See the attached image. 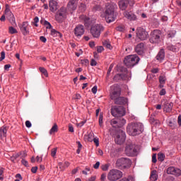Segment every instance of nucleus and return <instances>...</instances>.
Masks as SVG:
<instances>
[{"label": "nucleus", "mask_w": 181, "mask_h": 181, "mask_svg": "<svg viewBox=\"0 0 181 181\" xmlns=\"http://www.w3.org/2000/svg\"><path fill=\"white\" fill-rule=\"evenodd\" d=\"M124 16L129 21H136V16L132 11H124Z\"/></svg>", "instance_id": "17"}, {"label": "nucleus", "mask_w": 181, "mask_h": 181, "mask_svg": "<svg viewBox=\"0 0 181 181\" xmlns=\"http://www.w3.org/2000/svg\"><path fill=\"white\" fill-rule=\"evenodd\" d=\"M145 49V47L144 43H139L136 45L135 50L139 54H144V50Z\"/></svg>", "instance_id": "24"}, {"label": "nucleus", "mask_w": 181, "mask_h": 181, "mask_svg": "<svg viewBox=\"0 0 181 181\" xmlns=\"http://www.w3.org/2000/svg\"><path fill=\"white\" fill-rule=\"evenodd\" d=\"M129 1L128 0H121L119 1V8L121 11H125L128 8Z\"/></svg>", "instance_id": "19"}, {"label": "nucleus", "mask_w": 181, "mask_h": 181, "mask_svg": "<svg viewBox=\"0 0 181 181\" xmlns=\"http://www.w3.org/2000/svg\"><path fill=\"white\" fill-rule=\"evenodd\" d=\"M18 26L21 33H23L24 36L29 35V23H28V21H25L21 24H19Z\"/></svg>", "instance_id": "13"}, {"label": "nucleus", "mask_w": 181, "mask_h": 181, "mask_svg": "<svg viewBox=\"0 0 181 181\" xmlns=\"http://www.w3.org/2000/svg\"><path fill=\"white\" fill-rule=\"evenodd\" d=\"M114 88V90L110 95V98L112 100H117V98H119V95H121V89L119 88V86L118 85H115L112 86Z\"/></svg>", "instance_id": "14"}, {"label": "nucleus", "mask_w": 181, "mask_h": 181, "mask_svg": "<svg viewBox=\"0 0 181 181\" xmlns=\"http://www.w3.org/2000/svg\"><path fill=\"white\" fill-rule=\"evenodd\" d=\"M90 66H97V62L94 59H91Z\"/></svg>", "instance_id": "62"}, {"label": "nucleus", "mask_w": 181, "mask_h": 181, "mask_svg": "<svg viewBox=\"0 0 181 181\" xmlns=\"http://www.w3.org/2000/svg\"><path fill=\"white\" fill-rule=\"evenodd\" d=\"M111 114L113 117H124L125 109L122 106L115 107L111 109Z\"/></svg>", "instance_id": "7"}, {"label": "nucleus", "mask_w": 181, "mask_h": 181, "mask_svg": "<svg viewBox=\"0 0 181 181\" xmlns=\"http://www.w3.org/2000/svg\"><path fill=\"white\" fill-rule=\"evenodd\" d=\"M125 124H127V121L125 120V119H121L119 121V125H120V127L125 125Z\"/></svg>", "instance_id": "44"}, {"label": "nucleus", "mask_w": 181, "mask_h": 181, "mask_svg": "<svg viewBox=\"0 0 181 181\" xmlns=\"http://www.w3.org/2000/svg\"><path fill=\"white\" fill-rule=\"evenodd\" d=\"M178 124L181 127V115L178 116Z\"/></svg>", "instance_id": "64"}, {"label": "nucleus", "mask_w": 181, "mask_h": 181, "mask_svg": "<svg viewBox=\"0 0 181 181\" xmlns=\"http://www.w3.org/2000/svg\"><path fill=\"white\" fill-rule=\"evenodd\" d=\"M81 19L83 20L86 26H90V18L86 16H81Z\"/></svg>", "instance_id": "31"}, {"label": "nucleus", "mask_w": 181, "mask_h": 181, "mask_svg": "<svg viewBox=\"0 0 181 181\" xmlns=\"http://www.w3.org/2000/svg\"><path fill=\"white\" fill-rule=\"evenodd\" d=\"M168 175H173L174 176H180V169L175 168V167H170L167 169Z\"/></svg>", "instance_id": "16"}, {"label": "nucleus", "mask_w": 181, "mask_h": 181, "mask_svg": "<svg viewBox=\"0 0 181 181\" xmlns=\"http://www.w3.org/2000/svg\"><path fill=\"white\" fill-rule=\"evenodd\" d=\"M132 165V161L128 158H121L117 159L116 161L117 168H121L122 169H126V168H129Z\"/></svg>", "instance_id": "6"}, {"label": "nucleus", "mask_w": 181, "mask_h": 181, "mask_svg": "<svg viewBox=\"0 0 181 181\" xmlns=\"http://www.w3.org/2000/svg\"><path fill=\"white\" fill-rule=\"evenodd\" d=\"M159 83H160V84H165V83H166V76H159Z\"/></svg>", "instance_id": "37"}, {"label": "nucleus", "mask_w": 181, "mask_h": 181, "mask_svg": "<svg viewBox=\"0 0 181 181\" xmlns=\"http://www.w3.org/2000/svg\"><path fill=\"white\" fill-rule=\"evenodd\" d=\"M159 71V69L158 68H153V69H151V73H153V74H156V73H158Z\"/></svg>", "instance_id": "58"}, {"label": "nucleus", "mask_w": 181, "mask_h": 181, "mask_svg": "<svg viewBox=\"0 0 181 181\" xmlns=\"http://www.w3.org/2000/svg\"><path fill=\"white\" fill-rule=\"evenodd\" d=\"M93 168L94 169H98L100 168V162H96V163L93 165Z\"/></svg>", "instance_id": "60"}, {"label": "nucleus", "mask_w": 181, "mask_h": 181, "mask_svg": "<svg viewBox=\"0 0 181 181\" xmlns=\"http://www.w3.org/2000/svg\"><path fill=\"white\" fill-rule=\"evenodd\" d=\"M117 9V4H107L106 5V9L105 11V18L106 22L107 23H111V22H114L115 21L117 16L114 13Z\"/></svg>", "instance_id": "1"}, {"label": "nucleus", "mask_w": 181, "mask_h": 181, "mask_svg": "<svg viewBox=\"0 0 181 181\" xmlns=\"http://www.w3.org/2000/svg\"><path fill=\"white\" fill-rule=\"evenodd\" d=\"M160 35H162L160 30H154L151 34V43H159V42H160Z\"/></svg>", "instance_id": "8"}, {"label": "nucleus", "mask_w": 181, "mask_h": 181, "mask_svg": "<svg viewBox=\"0 0 181 181\" xmlns=\"http://www.w3.org/2000/svg\"><path fill=\"white\" fill-rule=\"evenodd\" d=\"M151 181H156L158 180V173L156 170H153L150 175Z\"/></svg>", "instance_id": "28"}, {"label": "nucleus", "mask_w": 181, "mask_h": 181, "mask_svg": "<svg viewBox=\"0 0 181 181\" xmlns=\"http://www.w3.org/2000/svg\"><path fill=\"white\" fill-rule=\"evenodd\" d=\"M168 50H170L171 52H177L179 50V48L176 47V46L170 45L167 47Z\"/></svg>", "instance_id": "35"}, {"label": "nucleus", "mask_w": 181, "mask_h": 181, "mask_svg": "<svg viewBox=\"0 0 181 181\" xmlns=\"http://www.w3.org/2000/svg\"><path fill=\"white\" fill-rule=\"evenodd\" d=\"M156 59L159 63H162L165 60V49H161L156 55Z\"/></svg>", "instance_id": "18"}, {"label": "nucleus", "mask_w": 181, "mask_h": 181, "mask_svg": "<svg viewBox=\"0 0 181 181\" xmlns=\"http://www.w3.org/2000/svg\"><path fill=\"white\" fill-rule=\"evenodd\" d=\"M40 40L41 41V42H42L43 43H46V42H47V39L45 37V36H41L40 37Z\"/></svg>", "instance_id": "59"}, {"label": "nucleus", "mask_w": 181, "mask_h": 181, "mask_svg": "<svg viewBox=\"0 0 181 181\" xmlns=\"http://www.w3.org/2000/svg\"><path fill=\"white\" fill-rule=\"evenodd\" d=\"M57 131H58L57 124H54V126L49 130V134L52 135V134H54V132H57Z\"/></svg>", "instance_id": "34"}, {"label": "nucleus", "mask_w": 181, "mask_h": 181, "mask_svg": "<svg viewBox=\"0 0 181 181\" xmlns=\"http://www.w3.org/2000/svg\"><path fill=\"white\" fill-rule=\"evenodd\" d=\"M5 15L10 23L13 25V23H15V16H13V13H12V11H11V9H9L8 7H6L5 9Z\"/></svg>", "instance_id": "15"}, {"label": "nucleus", "mask_w": 181, "mask_h": 181, "mask_svg": "<svg viewBox=\"0 0 181 181\" xmlns=\"http://www.w3.org/2000/svg\"><path fill=\"white\" fill-rule=\"evenodd\" d=\"M79 9L81 11V12H84V11H86V4L81 3L79 6Z\"/></svg>", "instance_id": "47"}, {"label": "nucleus", "mask_w": 181, "mask_h": 181, "mask_svg": "<svg viewBox=\"0 0 181 181\" xmlns=\"http://www.w3.org/2000/svg\"><path fill=\"white\" fill-rule=\"evenodd\" d=\"M122 173L119 170L112 169L107 173V180L110 181H117L119 180L122 177Z\"/></svg>", "instance_id": "5"}, {"label": "nucleus", "mask_w": 181, "mask_h": 181, "mask_svg": "<svg viewBox=\"0 0 181 181\" xmlns=\"http://www.w3.org/2000/svg\"><path fill=\"white\" fill-rule=\"evenodd\" d=\"M51 35L53 36V37H62V33L54 29L51 30Z\"/></svg>", "instance_id": "30"}, {"label": "nucleus", "mask_w": 181, "mask_h": 181, "mask_svg": "<svg viewBox=\"0 0 181 181\" xmlns=\"http://www.w3.org/2000/svg\"><path fill=\"white\" fill-rule=\"evenodd\" d=\"M103 43V46H105V47H107V49H112V47H111V44H110L108 41H104Z\"/></svg>", "instance_id": "41"}, {"label": "nucleus", "mask_w": 181, "mask_h": 181, "mask_svg": "<svg viewBox=\"0 0 181 181\" xmlns=\"http://www.w3.org/2000/svg\"><path fill=\"white\" fill-rule=\"evenodd\" d=\"M0 132L1 134H2L3 135H6V127H1L0 129Z\"/></svg>", "instance_id": "45"}, {"label": "nucleus", "mask_w": 181, "mask_h": 181, "mask_svg": "<svg viewBox=\"0 0 181 181\" xmlns=\"http://www.w3.org/2000/svg\"><path fill=\"white\" fill-rule=\"evenodd\" d=\"M129 135L135 136L144 132V124L142 123H131L127 127Z\"/></svg>", "instance_id": "2"}, {"label": "nucleus", "mask_w": 181, "mask_h": 181, "mask_svg": "<svg viewBox=\"0 0 181 181\" xmlns=\"http://www.w3.org/2000/svg\"><path fill=\"white\" fill-rule=\"evenodd\" d=\"M158 160H160V162H163V160H165V154L162 153H158Z\"/></svg>", "instance_id": "38"}, {"label": "nucleus", "mask_w": 181, "mask_h": 181, "mask_svg": "<svg viewBox=\"0 0 181 181\" xmlns=\"http://www.w3.org/2000/svg\"><path fill=\"white\" fill-rule=\"evenodd\" d=\"M103 115H100L99 116V125L100 128H103L104 127V122L103 121Z\"/></svg>", "instance_id": "39"}, {"label": "nucleus", "mask_w": 181, "mask_h": 181, "mask_svg": "<svg viewBox=\"0 0 181 181\" xmlns=\"http://www.w3.org/2000/svg\"><path fill=\"white\" fill-rule=\"evenodd\" d=\"M106 179H107V174L103 173V174L100 175V180H101V181H105Z\"/></svg>", "instance_id": "52"}, {"label": "nucleus", "mask_w": 181, "mask_h": 181, "mask_svg": "<svg viewBox=\"0 0 181 181\" xmlns=\"http://www.w3.org/2000/svg\"><path fill=\"white\" fill-rule=\"evenodd\" d=\"M93 141L94 144H95L96 146H100V140L98 139V138H97V137L93 138Z\"/></svg>", "instance_id": "49"}, {"label": "nucleus", "mask_w": 181, "mask_h": 181, "mask_svg": "<svg viewBox=\"0 0 181 181\" xmlns=\"http://www.w3.org/2000/svg\"><path fill=\"white\" fill-rule=\"evenodd\" d=\"M97 52L98 53H103L104 52V47L103 46L98 47Z\"/></svg>", "instance_id": "53"}, {"label": "nucleus", "mask_w": 181, "mask_h": 181, "mask_svg": "<svg viewBox=\"0 0 181 181\" xmlns=\"http://www.w3.org/2000/svg\"><path fill=\"white\" fill-rule=\"evenodd\" d=\"M157 160H156V154H153L152 156V163H156Z\"/></svg>", "instance_id": "57"}, {"label": "nucleus", "mask_w": 181, "mask_h": 181, "mask_svg": "<svg viewBox=\"0 0 181 181\" xmlns=\"http://www.w3.org/2000/svg\"><path fill=\"white\" fill-rule=\"evenodd\" d=\"M172 108H173V103H167L165 104L164 110H165L166 112H170Z\"/></svg>", "instance_id": "26"}, {"label": "nucleus", "mask_w": 181, "mask_h": 181, "mask_svg": "<svg viewBox=\"0 0 181 181\" xmlns=\"http://www.w3.org/2000/svg\"><path fill=\"white\" fill-rule=\"evenodd\" d=\"M37 23H39V17H35L34 18V22H33V24L35 25V26L36 28H37V26H39V25H37Z\"/></svg>", "instance_id": "50"}, {"label": "nucleus", "mask_w": 181, "mask_h": 181, "mask_svg": "<svg viewBox=\"0 0 181 181\" xmlns=\"http://www.w3.org/2000/svg\"><path fill=\"white\" fill-rule=\"evenodd\" d=\"M175 35H176V31L175 30L170 31L168 33V37H174Z\"/></svg>", "instance_id": "51"}, {"label": "nucleus", "mask_w": 181, "mask_h": 181, "mask_svg": "<svg viewBox=\"0 0 181 181\" xmlns=\"http://www.w3.org/2000/svg\"><path fill=\"white\" fill-rule=\"evenodd\" d=\"M8 32L11 35H15V33H18V30H16L13 27H9Z\"/></svg>", "instance_id": "40"}, {"label": "nucleus", "mask_w": 181, "mask_h": 181, "mask_svg": "<svg viewBox=\"0 0 181 181\" xmlns=\"http://www.w3.org/2000/svg\"><path fill=\"white\" fill-rule=\"evenodd\" d=\"M104 26L101 24H95L90 27V34L92 35L93 37L98 39L101 35V32H104Z\"/></svg>", "instance_id": "4"}, {"label": "nucleus", "mask_w": 181, "mask_h": 181, "mask_svg": "<svg viewBox=\"0 0 181 181\" xmlns=\"http://www.w3.org/2000/svg\"><path fill=\"white\" fill-rule=\"evenodd\" d=\"M39 70L40 73H42L44 76H45L46 77H49V74L47 73V70H46V69L43 67H40Z\"/></svg>", "instance_id": "36"}, {"label": "nucleus", "mask_w": 181, "mask_h": 181, "mask_svg": "<svg viewBox=\"0 0 181 181\" xmlns=\"http://www.w3.org/2000/svg\"><path fill=\"white\" fill-rule=\"evenodd\" d=\"M136 36L140 39V40H146L148 37V34L145 29L139 27L137 28Z\"/></svg>", "instance_id": "10"}, {"label": "nucleus", "mask_w": 181, "mask_h": 181, "mask_svg": "<svg viewBox=\"0 0 181 181\" xmlns=\"http://www.w3.org/2000/svg\"><path fill=\"white\" fill-rule=\"evenodd\" d=\"M129 80V77H128V75L127 74H117L115 77L114 80L115 81L118 80Z\"/></svg>", "instance_id": "22"}, {"label": "nucleus", "mask_w": 181, "mask_h": 181, "mask_svg": "<svg viewBox=\"0 0 181 181\" xmlns=\"http://www.w3.org/2000/svg\"><path fill=\"white\" fill-rule=\"evenodd\" d=\"M94 134L90 133L88 135L85 136V139H87L88 142H93V140L94 139Z\"/></svg>", "instance_id": "32"}, {"label": "nucleus", "mask_w": 181, "mask_h": 181, "mask_svg": "<svg viewBox=\"0 0 181 181\" xmlns=\"http://www.w3.org/2000/svg\"><path fill=\"white\" fill-rule=\"evenodd\" d=\"M84 25L78 24L76 25L74 30V33L76 37H81L84 35Z\"/></svg>", "instance_id": "12"}, {"label": "nucleus", "mask_w": 181, "mask_h": 181, "mask_svg": "<svg viewBox=\"0 0 181 181\" xmlns=\"http://www.w3.org/2000/svg\"><path fill=\"white\" fill-rule=\"evenodd\" d=\"M139 57L136 55H129L125 57L124 63L127 67H134L139 63Z\"/></svg>", "instance_id": "3"}, {"label": "nucleus", "mask_w": 181, "mask_h": 181, "mask_svg": "<svg viewBox=\"0 0 181 181\" xmlns=\"http://www.w3.org/2000/svg\"><path fill=\"white\" fill-rule=\"evenodd\" d=\"M126 138L127 136L125 135V132L119 130V133L116 135L115 141L117 145H122V144L125 142Z\"/></svg>", "instance_id": "9"}, {"label": "nucleus", "mask_w": 181, "mask_h": 181, "mask_svg": "<svg viewBox=\"0 0 181 181\" xmlns=\"http://www.w3.org/2000/svg\"><path fill=\"white\" fill-rule=\"evenodd\" d=\"M110 124L113 128H121V125H119V121L117 120V119H113L110 121Z\"/></svg>", "instance_id": "27"}, {"label": "nucleus", "mask_w": 181, "mask_h": 181, "mask_svg": "<svg viewBox=\"0 0 181 181\" xmlns=\"http://www.w3.org/2000/svg\"><path fill=\"white\" fill-rule=\"evenodd\" d=\"M21 163L22 165H24V166H28V160H25V159H23L21 160Z\"/></svg>", "instance_id": "56"}, {"label": "nucleus", "mask_w": 181, "mask_h": 181, "mask_svg": "<svg viewBox=\"0 0 181 181\" xmlns=\"http://www.w3.org/2000/svg\"><path fill=\"white\" fill-rule=\"evenodd\" d=\"M44 25L45 26H46L47 29H51L52 28V25L50 24V23H49L48 21H45L44 22Z\"/></svg>", "instance_id": "48"}, {"label": "nucleus", "mask_w": 181, "mask_h": 181, "mask_svg": "<svg viewBox=\"0 0 181 181\" xmlns=\"http://www.w3.org/2000/svg\"><path fill=\"white\" fill-rule=\"evenodd\" d=\"M125 152L128 156H134V155H136L138 151L135 145L130 144L126 146Z\"/></svg>", "instance_id": "11"}, {"label": "nucleus", "mask_w": 181, "mask_h": 181, "mask_svg": "<svg viewBox=\"0 0 181 181\" xmlns=\"http://www.w3.org/2000/svg\"><path fill=\"white\" fill-rule=\"evenodd\" d=\"M165 94H166V90L165 89H162L159 93L160 95H165Z\"/></svg>", "instance_id": "61"}, {"label": "nucleus", "mask_w": 181, "mask_h": 181, "mask_svg": "<svg viewBox=\"0 0 181 181\" xmlns=\"http://www.w3.org/2000/svg\"><path fill=\"white\" fill-rule=\"evenodd\" d=\"M115 103L118 105H122L124 104H127L128 103V100L124 97L119 96V98L115 100Z\"/></svg>", "instance_id": "23"}, {"label": "nucleus", "mask_w": 181, "mask_h": 181, "mask_svg": "<svg viewBox=\"0 0 181 181\" xmlns=\"http://www.w3.org/2000/svg\"><path fill=\"white\" fill-rule=\"evenodd\" d=\"M108 168H110V165H108V164H105L101 166L102 170H104L105 172H106V170H108Z\"/></svg>", "instance_id": "46"}, {"label": "nucleus", "mask_w": 181, "mask_h": 181, "mask_svg": "<svg viewBox=\"0 0 181 181\" xmlns=\"http://www.w3.org/2000/svg\"><path fill=\"white\" fill-rule=\"evenodd\" d=\"M55 19L59 22V23L63 22L64 19H66V17H63L62 16L59 15V13L55 16Z\"/></svg>", "instance_id": "33"}, {"label": "nucleus", "mask_w": 181, "mask_h": 181, "mask_svg": "<svg viewBox=\"0 0 181 181\" xmlns=\"http://www.w3.org/2000/svg\"><path fill=\"white\" fill-rule=\"evenodd\" d=\"M56 153H57V148H54L51 151V156L54 158L56 156Z\"/></svg>", "instance_id": "42"}, {"label": "nucleus", "mask_w": 181, "mask_h": 181, "mask_svg": "<svg viewBox=\"0 0 181 181\" xmlns=\"http://www.w3.org/2000/svg\"><path fill=\"white\" fill-rule=\"evenodd\" d=\"M25 127H26L27 128H30V127H32V123L30 122V121L27 120V121L25 122Z\"/></svg>", "instance_id": "54"}, {"label": "nucleus", "mask_w": 181, "mask_h": 181, "mask_svg": "<svg viewBox=\"0 0 181 181\" xmlns=\"http://www.w3.org/2000/svg\"><path fill=\"white\" fill-rule=\"evenodd\" d=\"M49 6L51 12H56L57 11V1L54 0L49 1Z\"/></svg>", "instance_id": "21"}, {"label": "nucleus", "mask_w": 181, "mask_h": 181, "mask_svg": "<svg viewBox=\"0 0 181 181\" xmlns=\"http://www.w3.org/2000/svg\"><path fill=\"white\" fill-rule=\"evenodd\" d=\"M18 158H19V155L18 154H13L11 157V162H15V160H16V159H18Z\"/></svg>", "instance_id": "43"}, {"label": "nucleus", "mask_w": 181, "mask_h": 181, "mask_svg": "<svg viewBox=\"0 0 181 181\" xmlns=\"http://www.w3.org/2000/svg\"><path fill=\"white\" fill-rule=\"evenodd\" d=\"M58 165L61 170H65L66 168H69L70 166V163H69L68 161H66L64 163H59Z\"/></svg>", "instance_id": "25"}, {"label": "nucleus", "mask_w": 181, "mask_h": 181, "mask_svg": "<svg viewBox=\"0 0 181 181\" xmlns=\"http://www.w3.org/2000/svg\"><path fill=\"white\" fill-rule=\"evenodd\" d=\"M86 122H87V120L81 122L80 123L78 124V127H83L84 124H86Z\"/></svg>", "instance_id": "63"}, {"label": "nucleus", "mask_w": 181, "mask_h": 181, "mask_svg": "<svg viewBox=\"0 0 181 181\" xmlns=\"http://www.w3.org/2000/svg\"><path fill=\"white\" fill-rule=\"evenodd\" d=\"M67 8L69 11H76V9H77V3H76V0H70L68 3Z\"/></svg>", "instance_id": "20"}, {"label": "nucleus", "mask_w": 181, "mask_h": 181, "mask_svg": "<svg viewBox=\"0 0 181 181\" xmlns=\"http://www.w3.org/2000/svg\"><path fill=\"white\" fill-rule=\"evenodd\" d=\"M58 14L66 18L67 17V9L64 7H62Z\"/></svg>", "instance_id": "29"}, {"label": "nucleus", "mask_w": 181, "mask_h": 181, "mask_svg": "<svg viewBox=\"0 0 181 181\" xmlns=\"http://www.w3.org/2000/svg\"><path fill=\"white\" fill-rule=\"evenodd\" d=\"M97 86H95L92 88L91 91L93 94H97Z\"/></svg>", "instance_id": "55"}]
</instances>
